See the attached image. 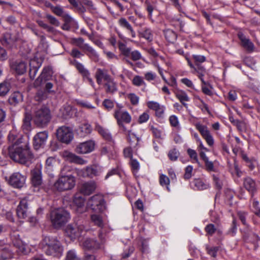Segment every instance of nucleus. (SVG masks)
Here are the masks:
<instances>
[{"label":"nucleus","instance_id":"f257e3e1","mask_svg":"<svg viewBox=\"0 0 260 260\" xmlns=\"http://www.w3.org/2000/svg\"><path fill=\"white\" fill-rule=\"evenodd\" d=\"M8 151L9 155L12 160L21 164H25L33 158L27 142L19 145H11L8 148Z\"/></svg>","mask_w":260,"mask_h":260},{"label":"nucleus","instance_id":"f03ea898","mask_svg":"<svg viewBox=\"0 0 260 260\" xmlns=\"http://www.w3.org/2000/svg\"><path fill=\"white\" fill-rule=\"evenodd\" d=\"M114 117L117 119V124L120 128L126 134L129 144L134 148L138 146L140 138L136 137L131 130H128L123 124V123H129L131 122L132 118L129 114L127 111L117 110L115 111Z\"/></svg>","mask_w":260,"mask_h":260},{"label":"nucleus","instance_id":"7ed1b4c3","mask_svg":"<svg viewBox=\"0 0 260 260\" xmlns=\"http://www.w3.org/2000/svg\"><path fill=\"white\" fill-rule=\"evenodd\" d=\"M40 246L43 251L48 255L60 257L63 251V246L56 237L45 236Z\"/></svg>","mask_w":260,"mask_h":260},{"label":"nucleus","instance_id":"20e7f679","mask_svg":"<svg viewBox=\"0 0 260 260\" xmlns=\"http://www.w3.org/2000/svg\"><path fill=\"white\" fill-rule=\"evenodd\" d=\"M70 171L68 167H64L60 171V175L54 184V188L58 191L72 189L75 185L76 180L71 174H66Z\"/></svg>","mask_w":260,"mask_h":260},{"label":"nucleus","instance_id":"39448f33","mask_svg":"<svg viewBox=\"0 0 260 260\" xmlns=\"http://www.w3.org/2000/svg\"><path fill=\"white\" fill-rule=\"evenodd\" d=\"M70 213L63 208L54 209L50 212V220L54 228L58 229L64 226L69 220Z\"/></svg>","mask_w":260,"mask_h":260},{"label":"nucleus","instance_id":"423d86ee","mask_svg":"<svg viewBox=\"0 0 260 260\" xmlns=\"http://www.w3.org/2000/svg\"><path fill=\"white\" fill-rule=\"evenodd\" d=\"M51 119L49 108L43 107L38 109L35 113L34 120L35 124L39 127H44L47 125Z\"/></svg>","mask_w":260,"mask_h":260},{"label":"nucleus","instance_id":"0eeeda50","mask_svg":"<svg viewBox=\"0 0 260 260\" xmlns=\"http://www.w3.org/2000/svg\"><path fill=\"white\" fill-rule=\"evenodd\" d=\"M87 205L92 210L96 212H102L105 209L104 198L100 194H96L91 197L88 201Z\"/></svg>","mask_w":260,"mask_h":260},{"label":"nucleus","instance_id":"6e6552de","mask_svg":"<svg viewBox=\"0 0 260 260\" xmlns=\"http://www.w3.org/2000/svg\"><path fill=\"white\" fill-rule=\"evenodd\" d=\"M56 136L60 142L69 144L73 140L74 135L70 127L62 126L57 129Z\"/></svg>","mask_w":260,"mask_h":260},{"label":"nucleus","instance_id":"1a4fd4ad","mask_svg":"<svg viewBox=\"0 0 260 260\" xmlns=\"http://www.w3.org/2000/svg\"><path fill=\"white\" fill-rule=\"evenodd\" d=\"M84 229V226L82 224L73 223L67 225L66 228V233L71 239H75L80 236Z\"/></svg>","mask_w":260,"mask_h":260},{"label":"nucleus","instance_id":"9d476101","mask_svg":"<svg viewBox=\"0 0 260 260\" xmlns=\"http://www.w3.org/2000/svg\"><path fill=\"white\" fill-rule=\"evenodd\" d=\"M26 176L19 172L14 173L9 179V183L14 187L20 188L24 185L26 180Z\"/></svg>","mask_w":260,"mask_h":260},{"label":"nucleus","instance_id":"9b49d317","mask_svg":"<svg viewBox=\"0 0 260 260\" xmlns=\"http://www.w3.org/2000/svg\"><path fill=\"white\" fill-rule=\"evenodd\" d=\"M52 74L53 71L50 67H44L41 75L35 81V85L36 86H40L43 84L46 81H49L52 78Z\"/></svg>","mask_w":260,"mask_h":260},{"label":"nucleus","instance_id":"f8f14e48","mask_svg":"<svg viewBox=\"0 0 260 260\" xmlns=\"http://www.w3.org/2000/svg\"><path fill=\"white\" fill-rule=\"evenodd\" d=\"M48 137V132L46 131L38 133L34 137V147L36 150L44 146Z\"/></svg>","mask_w":260,"mask_h":260},{"label":"nucleus","instance_id":"ddd939ff","mask_svg":"<svg viewBox=\"0 0 260 260\" xmlns=\"http://www.w3.org/2000/svg\"><path fill=\"white\" fill-rule=\"evenodd\" d=\"M94 142L90 140L81 143L77 145L75 151L79 154H85L91 152L94 149Z\"/></svg>","mask_w":260,"mask_h":260},{"label":"nucleus","instance_id":"4468645a","mask_svg":"<svg viewBox=\"0 0 260 260\" xmlns=\"http://www.w3.org/2000/svg\"><path fill=\"white\" fill-rule=\"evenodd\" d=\"M78 175L83 177L93 178L99 175V171L98 167L91 166L87 167L82 170H78L77 172Z\"/></svg>","mask_w":260,"mask_h":260},{"label":"nucleus","instance_id":"2eb2a0df","mask_svg":"<svg viewBox=\"0 0 260 260\" xmlns=\"http://www.w3.org/2000/svg\"><path fill=\"white\" fill-rule=\"evenodd\" d=\"M31 183L33 186L38 187L42 183V173L40 166H37L31 172Z\"/></svg>","mask_w":260,"mask_h":260},{"label":"nucleus","instance_id":"dca6fc26","mask_svg":"<svg viewBox=\"0 0 260 260\" xmlns=\"http://www.w3.org/2000/svg\"><path fill=\"white\" fill-rule=\"evenodd\" d=\"M17 37L10 32H7L3 34L0 39L1 44L8 47H11L17 40Z\"/></svg>","mask_w":260,"mask_h":260},{"label":"nucleus","instance_id":"f3484780","mask_svg":"<svg viewBox=\"0 0 260 260\" xmlns=\"http://www.w3.org/2000/svg\"><path fill=\"white\" fill-rule=\"evenodd\" d=\"M12 243L13 246L17 249L16 251L18 254L23 255L27 253L28 251L26 245L24 244L18 236H14L13 237Z\"/></svg>","mask_w":260,"mask_h":260},{"label":"nucleus","instance_id":"a211bd4d","mask_svg":"<svg viewBox=\"0 0 260 260\" xmlns=\"http://www.w3.org/2000/svg\"><path fill=\"white\" fill-rule=\"evenodd\" d=\"M27 202L25 198L21 200L16 209L17 215L20 219H25L28 216Z\"/></svg>","mask_w":260,"mask_h":260},{"label":"nucleus","instance_id":"6ab92c4d","mask_svg":"<svg viewBox=\"0 0 260 260\" xmlns=\"http://www.w3.org/2000/svg\"><path fill=\"white\" fill-rule=\"evenodd\" d=\"M74 66L79 72V73L83 76L84 78H86L89 82L91 85L93 84V81L92 79L90 78V73L87 70H86L84 66L76 60L74 61Z\"/></svg>","mask_w":260,"mask_h":260},{"label":"nucleus","instance_id":"aec40b11","mask_svg":"<svg viewBox=\"0 0 260 260\" xmlns=\"http://www.w3.org/2000/svg\"><path fill=\"white\" fill-rule=\"evenodd\" d=\"M96 188V185L94 182L90 181L83 183L80 188L82 193L85 195H89L92 193Z\"/></svg>","mask_w":260,"mask_h":260},{"label":"nucleus","instance_id":"412c9836","mask_svg":"<svg viewBox=\"0 0 260 260\" xmlns=\"http://www.w3.org/2000/svg\"><path fill=\"white\" fill-rule=\"evenodd\" d=\"M63 156L66 157L68 160L72 162L76 163L80 165H83L86 163V161L83 159L81 157L75 155V154L65 151Z\"/></svg>","mask_w":260,"mask_h":260},{"label":"nucleus","instance_id":"4be33fe9","mask_svg":"<svg viewBox=\"0 0 260 260\" xmlns=\"http://www.w3.org/2000/svg\"><path fill=\"white\" fill-rule=\"evenodd\" d=\"M11 69L17 74H24L26 70V64L22 61H16L11 65Z\"/></svg>","mask_w":260,"mask_h":260},{"label":"nucleus","instance_id":"5701e85b","mask_svg":"<svg viewBox=\"0 0 260 260\" xmlns=\"http://www.w3.org/2000/svg\"><path fill=\"white\" fill-rule=\"evenodd\" d=\"M119 25L122 28L129 31L132 38H136V32L130 23L127 21L125 18H120L118 20Z\"/></svg>","mask_w":260,"mask_h":260},{"label":"nucleus","instance_id":"b1692460","mask_svg":"<svg viewBox=\"0 0 260 260\" xmlns=\"http://www.w3.org/2000/svg\"><path fill=\"white\" fill-rule=\"evenodd\" d=\"M243 185L245 189L251 193L253 196L254 192L256 190L255 181L250 177L244 179Z\"/></svg>","mask_w":260,"mask_h":260},{"label":"nucleus","instance_id":"393cba45","mask_svg":"<svg viewBox=\"0 0 260 260\" xmlns=\"http://www.w3.org/2000/svg\"><path fill=\"white\" fill-rule=\"evenodd\" d=\"M104 86L106 92L109 94H113L116 91H117V89L116 83L114 82L112 78L106 81Z\"/></svg>","mask_w":260,"mask_h":260},{"label":"nucleus","instance_id":"a878e982","mask_svg":"<svg viewBox=\"0 0 260 260\" xmlns=\"http://www.w3.org/2000/svg\"><path fill=\"white\" fill-rule=\"evenodd\" d=\"M84 247L87 249H98L100 247V243L93 239H87L83 243Z\"/></svg>","mask_w":260,"mask_h":260},{"label":"nucleus","instance_id":"bb28decb","mask_svg":"<svg viewBox=\"0 0 260 260\" xmlns=\"http://www.w3.org/2000/svg\"><path fill=\"white\" fill-rule=\"evenodd\" d=\"M95 78L98 84H102L103 79L107 81L111 78L109 75L107 74L101 69H98L97 70L95 74Z\"/></svg>","mask_w":260,"mask_h":260},{"label":"nucleus","instance_id":"cd10ccee","mask_svg":"<svg viewBox=\"0 0 260 260\" xmlns=\"http://www.w3.org/2000/svg\"><path fill=\"white\" fill-rule=\"evenodd\" d=\"M96 131L102 137L107 141H111L112 140L111 135L109 133L107 129H105L99 124H96L95 127Z\"/></svg>","mask_w":260,"mask_h":260},{"label":"nucleus","instance_id":"c85d7f7f","mask_svg":"<svg viewBox=\"0 0 260 260\" xmlns=\"http://www.w3.org/2000/svg\"><path fill=\"white\" fill-rule=\"evenodd\" d=\"M175 95L176 98L180 101L182 104L184 106H187V104L185 103V102H188L189 98L187 93L183 90H177L175 91Z\"/></svg>","mask_w":260,"mask_h":260},{"label":"nucleus","instance_id":"c756f323","mask_svg":"<svg viewBox=\"0 0 260 260\" xmlns=\"http://www.w3.org/2000/svg\"><path fill=\"white\" fill-rule=\"evenodd\" d=\"M60 114L63 118L67 119L71 117L73 114L72 107L69 105H63L60 109Z\"/></svg>","mask_w":260,"mask_h":260},{"label":"nucleus","instance_id":"7c9ffc66","mask_svg":"<svg viewBox=\"0 0 260 260\" xmlns=\"http://www.w3.org/2000/svg\"><path fill=\"white\" fill-rule=\"evenodd\" d=\"M92 131V128L90 124L85 123L80 125L77 129V132L81 137H84L89 134Z\"/></svg>","mask_w":260,"mask_h":260},{"label":"nucleus","instance_id":"2f4dec72","mask_svg":"<svg viewBox=\"0 0 260 260\" xmlns=\"http://www.w3.org/2000/svg\"><path fill=\"white\" fill-rule=\"evenodd\" d=\"M8 140L9 143H11V145H19L20 144H23L24 143L22 142L20 138L18 137V136L14 131L10 132L8 136Z\"/></svg>","mask_w":260,"mask_h":260},{"label":"nucleus","instance_id":"473e14b6","mask_svg":"<svg viewBox=\"0 0 260 260\" xmlns=\"http://www.w3.org/2000/svg\"><path fill=\"white\" fill-rule=\"evenodd\" d=\"M118 48L121 55L125 57H128L130 56L132 51L131 48L128 47L126 44L121 42L118 43Z\"/></svg>","mask_w":260,"mask_h":260},{"label":"nucleus","instance_id":"72a5a7b5","mask_svg":"<svg viewBox=\"0 0 260 260\" xmlns=\"http://www.w3.org/2000/svg\"><path fill=\"white\" fill-rule=\"evenodd\" d=\"M85 51L86 54L88 55L91 59L95 61L99 60V55L90 46H86V48L84 50Z\"/></svg>","mask_w":260,"mask_h":260},{"label":"nucleus","instance_id":"f704fd0d","mask_svg":"<svg viewBox=\"0 0 260 260\" xmlns=\"http://www.w3.org/2000/svg\"><path fill=\"white\" fill-rule=\"evenodd\" d=\"M164 35L166 39L170 43H174L177 39V35L176 33L169 29L164 31Z\"/></svg>","mask_w":260,"mask_h":260},{"label":"nucleus","instance_id":"c9c22d12","mask_svg":"<svg viewBox=\"0 0 260 260\" xmlns=\"http://www.w3.org/2000/svg\"><path fill=\"white\" fill-rule=\"evenodd\" d=\"M23 96L20 92H15L11 95L9 101L11 104H16L22 101Z\"/></svg>","mask_w":260,"mask_h":260},{"label":"nucleus","instance_id":"e433bc0d","mask_svg":"<svg viewBox=\"0 0 260 260\" xmlns=\"http://www.w3.org/2000/svg\"><path fill=\"white\" fill-rule=\"evenodd\" d=\"M11 88L10 83L7 81H4L0 84V96H4L6 95Z\"/></svg>","mask_w":260,"mask_h":260},{"label":"nucleus","instance_id":"4c0bfd02","mask_svg":"<svg viewBox=\"0 0 260 260\" xmlns=\"http://www.w3.org/2000/svg\"><path fill=\"white\" fill-rule=\"evenodd\" d=\"M31 117L29 114H26L25 117L23 120V124L22 127L24 131H29L31 127Z\"/></svg>","mask_w":260,"mask_h":260},{"label":"nucleus","instance_id":"58836bf2","mask_svg":"<svg viewBox=\"0 0 260 260\" xmlns=\"http://www.w3.org/2000/svg\"><path fill=\"white\" fill-rule=\"evenodd\" d=\"M195 126L203 138L210 134L206 126L202 125L200 123H196Z\"/></svg>","mask_w":260,"mask_h":260},{"label":"nucleus","instance_id":"ea45409f","mask_svg":"<svg viewBox=\"0 0 260 260\" xmlns=\"http://www.w3.org/2000/svg\"><path fill=\"white\" fill-rule=\"evenodd\" d=\"M91 220L94 224L100 228L104 226V222L102 217L97 214H92L91 215Z\"/></svg>","mask_w":260,"mask_h":260},{"label":"nucleus","instance_id":"a19ab883","mask_svg":"<svg viewBox=\"0 0 260 260\" xmlns=\"http://www.w3.org/2000/svg\"><path fill=\"white\" fill-rule=\"evenodd\" d=\"M141 36L149 42L153 40V34L151 29L149 28H145L144 30L140 33Z\"/></svg>","mask_w":260,"mask_h":260},{"label":"nucleus","instance_id":"79ce46f5","mask_svg":"<svg viewBox=\"0 0 260 260\" xmlns=\"http://www.w3.org/2000/svg\"><path fill=\"white\" fill-rule=\"evenodd\" d=\"M194 186L199 190H204L208 188V185L205 183L200 179H195L193 181Z\"/></svg>","mask_w":260,"mask_h":260},{"label":"nucleus","instance_id":"37998d69","mask_svg":"<svg viewBox=\"0 0 260 260\" xmlns=\"http://www.w3.org/2000/svg\"><path fill=\"white\" fill-rule=\"evenodd\" d=\"M48 94L45 90H39L37 92L35 99L36 101L42 102L47 98Z\"/></svg>","mask_w":260,"mask_h":260},{"label":"nucleus","instance_id":"c03bdc74","mask_svg":"<svg viewBox=\"0 0 260 260\" xmlns=\"http://www.w3.org/2000/svg\"><path fill=\"white\" fill-rule=\"evenodd\" d=\"M66 260H81L74 250H70L68 251Z\"/></svg>","mask_w":260,"mask_h":260},{"label":"nucleus","instance_id":"a18cd8bd","mask_svg":"<svg viewBox=\"0 0 260 260\" xmlns=\"http://www.w3.org/2000/svg\"><path fill=\"white\" fill-rule=\"evenodd\" d=\"M132 83L135 86H141L146 85L143 78L141 76L138 75L135 76L134 77L132 80Z\"/></svg>","mask_w":260,"mask_h":260},{"label":"nucleus","instance_id":"49530a36","mask_svg":"<svg viewBox=\"0 0 260 260\" xmlns=\"http://www.w3.org/2000/svg\"><path fill=\"white\" fill-rule=\"evenodd\" d=\"M179 156V152L176 148L170 150L168 153V157L171 161H176Z\"/></svg>","mask_w":260,"mask_h":260},{"label":"nucleus","instance_id":"de8ad7c7","mask_svg":"<svg viewBox=\"0 0 260 260\" xmlns=\"http://www.w3.org/2000/svg\"><path fill=\"white\" fill-rule=\"evenodd\" d=\"M42 60L41 59H39L38 58H34L31 59L29 62V67L30 68L36 69L39 70V69L42 66Z\"/></svg>","mask_w":260,"mask_h":260},{"label":"nucleus","instance_id":"09e8293b","mask_svg":"<svg viewBox=\"0 0 260 260\" xmlns=\"http://www.w3.org/2000/svg\"><path fill=\"white\" fill-rule=\"evenodd\" d=\"M84 39L82 38H75L73 39V42L83 50L86 48V46L88 45L87 44H84Z\"/></svg>","mask_w":260,"mask_h":260},{"label":"nucleus","instance_id":"8fccbe9b","mask_svg":"<svg viewBox=\"0 0 260 260\" xmlns=\"http://www.w3.org/2000/svg\"><path fill=\"white\" fill-rule=\"evenodd\" d=\"M45 17L51 24L55 26H59L60 22L55 17L48 14H46Z\"/></svg>","mask_w":260,"mask_h":260},{"label":"nucleus","instance_id":"3c124183","mask_svg":"<svg viewBox=\"0 0 260 260\" xmlns=\"http://www.w3.org/2000/svg\"><path fill=\"white\" fill-rule=\"evenodd\" d=\"M159 183L161 186L166 185L169 189L168 185L170 184L169 178L165 175L161 174L159 176Z\"/></svg>","mask_w":260,"mask_h":260},{"label":"nucleus","instance_id":"603ef678","mask_svg":"<svg viewBox=\"0 0 260 260\" xmlns=\"http://www.w3.org/2000/svg\"><path fill=\"white\" fill-rule=\"evenodd\" d=\"M74 203L79 207L84 205V199L79 194H76L73 200Z\"/></svg>","mask_w":260,"mask_h":260},{"label":"nucleus","instance_id":"864d4df0","mask_svg":"<svg viewBox=\"0 0 260 260\" xmlns=\"http://www.w3.org/2000/svg\"><path fill=\"white\" fill-rule=\"evenodd\" d=\"M205 230L208 235L212 236L216 232V228L213 224H209L205 227Z\"/></svg>","mask_w":260,"mask_h":260},{"label":"nucleus","instance_id":"5fc2aeb1","mask_svg":"<svg viewBox=\"0 0 260 260\" xmlns=\"http://www.w3.org/2000/svg\"><path fill=\"white\" fill-rule=\"evenodd\" d=\"M192 57L194 60L196 66L200 65V63L204 62L206 60V57L201 55H193Z\"/></svg>","mask_w":260,"mask_h":260},{"label":"nucleus","instance_id":"6e6d98bb","mask_svg":"<svg viewBox=\"0 0 260 260\" xmlns=\"http://www.w3.org/2000/svg\"><path fill=\"white\" fill-rule=\"evenodd\" d=\"M1 257L3 259H7L12 257V253L6 249L2 250L1 254Z\"/></svg>","mask_w":260,"mask_h":260},{"label":"nucleus","instance_id":"4d7b16f0","mask_svg":"<svg viewBox=\"0 0 260 260\" xmlns=\"http://www.w3.org/2000/svg\"><path fill=\"white\" fill-rule=\"evenodd\" d=\"M128 99L130 100L132 104L137 105L139 103V98L135 93H129L127 95Z\"/></svg>","mask_w":260,"mask_h":260},{"label":"nucleus","instance_id":"13d9d810","mask_svg":"<svg viewBox=\"0 0 260 260\" xmlns=\"http://www.w3.org/2000/svg\"><path fill=\"white\" fill-rule=\"evenodd\" d=\"M193 168L191 166H188L185 169V174L184 175V178L186 180L189 179L192 176Z\"/></svg>","mask_w":260,"mask_h":260},{"label":"nucleus","instance_id":"bf43d9fd","mask_svg":"<svg viewBox=\"0 0 260 260\" xmlns=\"http://www.w3.org/2000/svg\"><path fill=\"white\" fill-rule=\"evenodd\" d=\"M202 92L208 95L212 96L213 95V92L212 89L208 85H202L201 86Z\"/></svg>","mask_w":260,"mask_h":260},{"label":"nucleus","instance_id":"052dcab7","mask_svg":"<svg viewBox=\"0 0 260 260\" xmlns=\"http://www.w3.org/2000/svg\"><path fill=\"white\" fill-rule=\"evenodd\" d=\"M237 214L239 219L241 220L242 223L244 225H246V217L247 216V213L242 211H239Z\"/></svg>","mask_w":260,"mask_h":260},{"label":"nucleus","instance_id":"680f3d73","mask_svg":"<svg viewBox=\"0 0 260 260\" xmlns=\"http://www.w3.org/2000/svg\"><path fill=\"white\" fill-rule=\"evenodd\" d=\"M243 46L246 48L248 51L252 52L253 51L254 45L253 43L250 41L249 39L242 44Z\"/></svg>","mask_w":260,"mask_h":260},{"label":"nucleus","instance_id":"e2e57ef3","mask_svg":"<svg viewBox=\"0 0 260 260\" xmlns=\"http://www.w3.org/2000/svg\"><path fill=\"white\" fill-rule=\"evenodd\" d=\"M130 55L131 56L132 59L134 61L138 60L142 57L140 52L138 50L131 51Z\"/></svg>","mask_w":260,"mask_h":260},{"label":"nucleus","instance_id":"0e129e2a","mask_svg":"<svg viewBox=\"0 0 260 260\" xmlns=\"http://www.w3.org/2000/svg\"><path fill=\"white\" fill-rule=\"evenodd\" d=\"M149 118V115L148 112H144L142 114L140 115L138 121L139 123H143L146 122Z\"/></svg>","mask_w":260,"mask_h":260},{"label":"nucleus","instance_id":"69168bd1","mask_svg":"<svg viewBox=\"0 0 260 260\" xmlns=\"http://www.w3.org/2000/svg\"><path fill=\"white\" fill-rule=\"evenodd\" d=\"M103 105L106 109L109 110L114 107V103L110 100L106 99L103 101Z\"/></svg>","mask_w":260,"mask_h":260},{"label":"nucleus","instance_id":"338daca9","mask_svg":"<svg viewBox=\"0 0 260 260\" xmlns=\"http://www.w3.org/2000/svg\"><path fill=\"white\" fill-rule=\"evenodd\" d=\"M52 11L57 16H61L63 15V10L62 8L59 6H54V8H52Z\"/></svg>","mask_w":260,"mask_h":260},{"label":"nucleus","instance_id":"774afa93","mask_svg":"<svg viewBox=\"0 0 260 260\" xmlns=\"http://www.w3.org/2000/svg\"><path fill=\"white\" fill-rule=\"evenodd\" d=\"M258 202L254 199L252 203V207L254 209L253 212L255 215L260 216V208L258 207Z\"/></svg>","mask_w":260,"mask_h":260}]
</instances>
